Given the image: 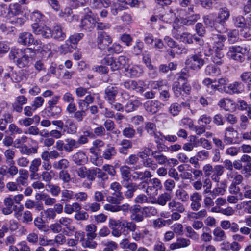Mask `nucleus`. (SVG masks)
Instances as JSON below:
<instances>
[{"instance_id":"f257e3e1","label":"nucleus","mask_w":251,"mask_h":251,"mask_svg":"<svg viewBox=\"0 0 251 251\" xmlns=\"http://www.w3.org/2000/svg\"><path fill=\"white\" fill-rule=\"evenodd\" d=\"M129 62V59L126 56H120L116 59L107 55L101 60L102 64L109 66L113 71L126 68Z\"/></svg>"},{"instance_id":"f03ea898","label":"nucleus","mask_w":251,"mask_h":251,"mask_svg":"<svg viewBox=\"0 0 251 251\" xmlns=\"http://www.w3.org/2000/svg\"><path fill=\"white\" fill-rule=\"evenodd\" d=\"M248 52L249 50L246 46L234 45L229 47L227 55L231 59L242 63L245 60L246 54Z\"/></svg>"},{"instance_id":"7ed1b4c3","label":"nucleus","mask_w":251,"mask_h":251,"mask_svg":"<svg viewBox=\"0 0 251 251\" xmlns=\"http://www.w3.org/2000/svg\"><path fill=\"white\" fill-rule=\"evenodd\" d=\"M10 58L20 68L28 67L31 64L22 49H12L10 52Z\"/></svg>"},{"instance_id":"20e7f679","label":"nucleus","mask_w":251,"mask_h":251,"mask_svg":"<svg viewBox=\"0 0 251 251\" xmlns=\"http://www.w3.org/2000/svg\"><path fill=\"white\" fill-rule=\"evenodd\" d=\"M8 165H3L0 167V181L2 184H5V177L13 178L19 174V170L15 163L7 164Z\"/></svg>"},{"instance_id":"39448f33","label":"nucleus","mask_w":251,"mask_h":251,"mask_svg":"<svg viewBox=\"0 0 251 251\" xmlns=\"http://www.w3.org/2000/svg\"><path fill=\"white\" fill-rule=\"evenodd\" d=\"M172 89L174 95L176 97L182 96L183 97L189 95L191 92V86L186 83H184L182 86L179 82H175L173 85Z\"/></svg>"},{"instance_id":"423d86ee","label":"nucleus","mask_w":251,"mask_h":251,"mask_svg":"<svg viewBox=\"0 0 251 251\" xmlns=\"http://www.w3.org/2000/svg\"><path fill=\"white\" fill-rule=\"evenodd\" d=\"M33 32L37 35L49 39L51 38V29L46 25L41 26L38 23H34L31 25Z\"/></svg>"},{"instance_id":"0eeeda50","label":"nucleus","mask_w":251,"mask_h":251,"mask_svg":"<svg viewBox=\"0 0 251 251\" xmlns=\"http://www.w3.org/2000/svg\"><path fill=\"white\" fill-rule=\"evenodd\" d=\"M204 61L200 54H194L186 60V64L194 70H200L204 65Z\"/></svg>"},{"instance_id":"6e6552de","label":"nucleus","mask_w":251,"mask_h":251,"mask_svg":"<svg viewBox=\"0 0 251 251\" xmlns=\"http://www.w3.org/2000/svg\"><path fill=\"white\" fill-rule=\"evenodd\" d=\"M112 42V39L104 32H98L97 45L98 49L105 50Z\"/></svg>"},{"instance_id":"1a4fd4ad","label":"nucleus","mask_w":251,"mask_h":251,"mask_svg":"<svg viewBox=\"0 0 251 251\" xmlns=\"http://www.w3.org/2000/svg\"><path fill=\"white\" fill-rule=\"evenodd\" d=\"M119 88L112 85H108L104 90V99L112 104L116 100V97L119 92Z\"/></svg>"},{"instance_id":"9d476101","label":"nucleus","mask_w":251,"mask_h":251,"mask_svg":"<svg viewBox=\"0 0 251 251\" xmlns=\"http://www.w3.org/2000/svg\"><path fill=\"white\" fill-rule=\"evenodd\" d=\"M62 227H64V229H65L68 230L64 231L65 235L67 236H70V234H72L75 229V227L72 225L73 220L66 216L61 217L58 220Z\"/></svg>"},{"instance_id":"9b49d317","label":"nucleus","mask_w":251,"mask_h":251,"mask_svg":"<svg viewBox=\"0 0 251 251\" xmlns=\"http://www.w3.org/2000/svg\"><path fill=\"white\" fill-rule=\"evenodd\" d=\"M96 20L87 14L81 20L80 27L86 31H91L96 26Z\"/></svg>"},{"instance_id":"f8f14e48","label":"nucleus","mask_w":251,"mask_h":251,"mask_svg":"<svg viewBox=\"0 0 251 251\" xmlns=\"http://www.w3.org/2000/svg\"><path fill=\"white\" fill-rule=\"evenodd\" d=\"M19 176L15 179L20 191L23 190V186L25 187L28 184V179L29 176L27 170L21 169L19 170Z\"/></svg>"},{"instance_id":"ddd939ff","label":"nucleus","mask_w":251,"mask_h":251,"mask_svg":"<svg viewBox=\"0 0 251 251\" xmlns=\"http://www.w3.org/2000/svg\"><path fill=\"white\" fill-rule=\"evenodd\" d=\"M218 105L226 111L234 112L237 109L236 103L230 99L223 98L220 100Z\"/></svg>"},{"instance_id":"4468645a","label":"nucleus","mask_w":251,"mask_h":251,"mask_svg":"<svg viewBox=\"0 0 251 251\" xmlns=\"http://www.w3.org/2000/svg\"><path fill=\"white\" fill-rule=\"evenodd\" d=\"M203 20L206 25L211 27H214L219 33H224L226 30L225 27L221 26L217 22H214L213 16L211 14L204 16Z\"/></svg>"},{"instance_id":"2eb2a0df","label":"nucleus","mask_w":251,"mask_h":251,"mask_svg":"<svg viewBox=\"0 0 251 251\" xmlns=\"http://www.w3.org/2000/svg\"><path fill=\"white\" fill-rule=\"evenodd\" d=\"M213 43V48L215 50H222L226 40L225 36L220 34H213L210 38Z\"/></svg>"},{"instance_id":"dca6fc26","label":"nucleus","mask_w":251,"mask_h":251,"mask_svg":"<svg viewBox=\"0 0 251 251\" xmlns=\"http://www.w3.org/2000/svg\"><path fill=\"white\" fill-rule=\"evenodd\" d=\"M190 199L191 201V209L193 211L199 210L201 206V201L202 200V195L197 192H195L190 196Z\"/></svg>"},{"instance_id":"f3484780","label":"nucleus","mask_w":251,"mask_h":251,"mask_svg":"<svg viewBox=\"0 0 251 251\" xmlns=\"http://www.w3.org/2000/svg\"><path fill=\"white\" fill-rule=\"evenodd\" d=\"M33 42V35L28 32L20 33L18 38V42L23 46H29Z\"/></svg>"},{"instance_id":"a211bd4d","label":"nucleus","mask_w":251,"mask_h":251,"mask_svg":"<svg viewBox=\"0 0 251 251\" xmlns=\"http://www.w3.org/2000/svg\"><path fill=\"white\" fill-rule=\"evenodd\" d=\"M229 16L230 12L227 8H220L217 17V23L221 26L225 27V23L228 19Z\"/></svg>"},{"instance_id":"6ab92c4d","label":"nucleus","mask_w":251,"mask_h":251,"mask_svg":"<svg viewBox=\"0 0 251 251\" xmlns=\"http://www.w3.org/2000/svg\"><path fill=\"white\" fill-rule=\"evenodd\" d=\"M95 98L91 94L87 95L84 99L78 100V104L80 109L85 110L86 111L88 109L90 104L94 101Z\"/></svg>"},{"instance_id":"aec40b11","label":"nucleus","mask_w":251,"mask_h":251,"mask_svg":"<svg viewBox=\"0 0 251 251\" xmlns=\"http://www.w3.org/2000/svg\"><path fill=\"white\" fill-rule=\"evenodd\" d=\"M14 202L11 197H7L3 200L4 207L2 209V212L4 215H8L12 213L13 209L12 206L14 205Z\"/></svg>"},{"instance_id":"412c9836","label":"nucleus","mask_w":251,"mask_h":251,"mask_svg":"<svg viewBox=\"0 0 251 251\" xmlns=\"http://www.w3.org/2000/svg\"><path fill=\"white\" fill-rule=\"evenodd\" d=\"M172 198L171 193L164 192L160 194L156 199L155 201L152 203H157L161 206H165L168 202H170Z\"/></svg>"},{"instance_id":"4be33fe9","label":"nucleus","mask_w":251,"mask_h":251,"mask_svg":"<svg viewBox=\"0 0 251 251\" xmlns=\"http://www.w3.org/2000/svg\"><path fill=\"white\" fill-rule=\"evenodd\" d=\"M168 206L171 212L183 213L185 211L184 205L181 202L176 201L174 199L168 203Z\"/></svg>"},{"instance_id":"5701e85b","label":"nucleus","mask_w":251,"mask_h":251,"mask_svg":"<svg viewBox=\"0 0 251 251\" xmlns=\"http://www.w3.org/2000/svg\"><path fill=\"white\" fill-rule=\"evenodd\" d=\"M127 190L124 192L125 196L130 199L133 197L134 193L137 190L136 183L133 182L125 183L122 184Z\"/></svg>"},{"instance_id":"b1692460","label":"nucleus","mask_w":251,"mask_h":251,"mask_svg":"<svg viewBox=\"0 0 251 251\" xmlns=\"http://www.w3.org/2000/svg\"><path fill=\"white\" fill-rule=\"evenodd\" d=\"M51 37L59 41H63L66 37V34L60 25L54 26L53 29L51 30Z\"/></svg>"},{"instance_id":"393cba45","label":"nucleus","mask_w":251,"mask_h":251,"mask_svg":"<svg viewBox=\"0 0 251 251\" xmlns=\"http://www.w3.org/2000/svg\"><path fill=\"white\" fill-rule=\"evenodd\" d=\"M244 89L243 84L240 82H235L230 84L227 86V92L229 94H239L242 93Z\"/></svg>"},{"instance_id":"a878e982","label":"nucleus","mask_w":251,"mask_h":251,"mask_svg":"<svg viewBox=\"0 0 251 251\" xmlns=\"http://www.w3.org/2000/svg\"><path fill=\"white\" fill-rule=\"evenodd\" d=\"M190 243L189 239L182 237L178 238L176 242L173 243L170 245V248L171 250H175L186 247L190 245Z\"/></svg>"},{"instance_id":"bb28decb","label":"nucleus","mask_w":251,"mask_h":251,"mask_svg":"<svg viewBox=\"0 0 251 251\" xmlns=\"http://www.w3.org/2000/svg\"><path fill=\"white\" fill-rule=\"evenodd\" d=\"M141 105V102L137 99H130L125 105L126 111L127 113L132 112Z\"/></svg>"},{"instance_id":"cd10ccee","label":"nucleus","mask_w":251,"mask_h":251,"mask_svg":"<svg viewBox=\"0 0 251 251\" xmlns=\"http://www.w3.org/2000/svg\"><path fill=\"white\" fill-rule=\"evenodd\" d=\"M143 106L145 110L151 114H154L158 110V102L156 100L147 101Z\"/></svg>"},{"instance_id":"c85d7f7f","label":"nucleus","mask_w":251,"mask_h":251,"mask_svg":"<svg viewBox=\"0 0 251 251\" xmlns=\"http://www.w3.org/2000/svg\"><path fill=\"white\" fill-rule=\"evenodd\" d=\"M120 171L122 179V184L128 183L131 176L130 168L127 166H122L120 169Z\"/></svg>"},{"instance_id":"c756f323","label":"nucleus","mask_w":251,"mask_h":251,"mask_svg":"<svg viewBox=\"0 0 251 251\" xmlns=\"http://www.w3.org/2000/svg\"><path fill=\"white\" fill-rule=\"evenodd\" d=\"M81 209V206L78 202H74L72 204L66 203L64 206V212L68 214L71 215L74 212H78Z\"/></svg>"},{"instance_id":"7c9ffc66","label":"nucleus","mask_w":251,"mask_h":251,"mask_svg":"<svg viewBox=\"0 0 251 251\" xmlns=\"http://www.w3.org/2000/svg\"><path fill=\"white\" fill-rule=\"evenodd\" d=\"M116 153L115 148L111 144H108L103 152L102 157L106 160H110L116 155Z\"/></svg>"},{"instance_id":"2f4dec72","label":"nucleus","mask_w":251,"mask_h":251,"mask_svg":"<svg viewBox=\"0 0 251 251\" xmlns=\"http://www.w3.org/2000/svg\"><path fill=\"white\" fill-rule=\"evenodd\" d=\"M233 21L235 26L237 27L243 28L242 33L247 30L246 19L243 16H238L233 18Z\"/></svg>"},{"instance_id":"473e14b6","label":"nucleus","mask_w":251,"mask_h":251,"mask_svg":"<svg viewBox=\"0 0 251 251\" xmlns=\"http://www.w3.org/2000/svg\"><path fill=\"white\" fill-rule=\"evenodd\" d=\"M151 155L155 159V161L156 163H157V164H158L162 165L165 164L169 161L167 156L163 155L161 152H158L157 151H152L151 153Z\"/></svg>"},{"instance_id":"72a5a7b5","label":"nucleus","mask_w":251,"mask_h":251,"mask_svg":"<svg viewBox=\"0 0 251 251\" xmlns=\"http://www.w3.org/2000/svg\"><path fill=\"white\" fill-rule=\"evenodd\" d=\"M69 161L64 158L55 161L52 164L54 169L60 171H65L69 167Z\"/></svg>"},{"instance_id":"f704fd0d","label":"nucleus","mask_w":251,"mask_h":251,"mask_svg":"<svg viewBox=\"0 0 251 251\" xmlns=\"http://www.w3.org/2000/svg\"><path fill=\"white\" fill-rule=\"evenodd\" d=\"M120 145L122 146L119 149L120 153L125 155L127 154V150L131 149L132 147V141L128 139H123L121 141Z\"/></svg>"},{"instance_id":"c9c22d12","label":"nucleus","mask_w":251,"mask_h":251,"mask_svg":"<svg viewBox=\"0 0 251 251\" xmlns=\"http://www.w3.org/2000/svg\"><path fill=\"white\" fill-rule=\"evenodd\" d=\"M47 112L50 117L57 118L62 112V108L60 106L47 107Z\"/></svg>"},{"instance_id":"e433bc0d","label":"nucleus","mask_w":251,"mask_h":251,"mask_svg":"<svg viewBox=\"0 0 251 251\" xmlns=\"http://www.w3.org/2000/svg\"><path fill=\"white\" fill-rule=\"evenodd\" d=\"M18 148L20 149V153L23 155H30L32 154H36L38 152V147L29 148L26 145H24Z\"/></svg>"},{"instance_id":"4c0bfd02","label":"nucleus","mask_w":251,"mask_h":251,"mask_svg":"<svg viewBox=\"0 0 251 251\" xmlns=\"http://www.w3.org/2000/svg\"><path fill=\"white\" fill-rule=\"evenodd\" d=\"M64 151L66 152H71L74 148H78V143L73 138H67L65 139Z\"/></svg>"},{"instance_id":"58836bf2","label":"nucleus","mask_w":251,"mask_h":251,"mask_svg":"<svg viewBox=\"0 0 251 251\" xmlns=\"http://www.w3.org/2000/svg\"><path fill=\"white\" fill-rule=\"evenodd\" d=\"M38 196L39 197L40 199L44 201V203L46 206H52L56 202V199L55 198L50 197L46 194H38L36 197Z\"/></svg>"},{"instance_id":"ea45409f","label":"nucleus","mask_w":251,"mask_h":251,"mask_svg":"<svg viewBox=\"0 0 251 251\" xmlns=\"http://www.w3.org/2000/svg\"><path fill=\"white\" fill-rule=\"evenodd\" d=\"M200 19L199 14H192L187 18L182 19L181 23L186 26H190L194 25V24Z\"/></svg>"},{"instance_id":"a19ab883","label":"nucleus","mask_w":251,"mask_h":251,"mask_svg":"<svg viewBox=\"0 0 251 251\" xmlns=\"http://www.w3.org/2000/svg\"><path fill=\"white\" fill-rule=\"evenodd\" d=\"M34 225L39 230L48 232L49 229L48 226L45 224L44 220L40 217H37L34 220Z\"/></svg>"},{"instance_id":"79ce46f5","label":"nucleus","mask_w":251,"mask_h":251,"mask_svg":"<svg viewBox=\"0 0 251 251\" xmlns=\"http://www.w3.org/2000/svg\"><path fill=\"white\" fill-rule=\"evenodd\" d=\"M228 178L231 179V183L240 185L243 180V177L237 172H231L227 175Z\"/></svg>"},{"instance_id":"37998d69","label":"nucleus","mask_w":251,"mask_h":251,"mask_svg":"<svg viewBox=\"0 0 251 251\" xmlns=\"http://www.w3.org/2000/svg\"><path fill=\"white\" fill-rule=\"evenodd\" d=\"M21 12V6L19 3L11 4L9 6L8 17L11 18L18 15Z\"/></svg>"},{"instance_id":"c03bdc74","label":"nucleus","mask_w":251,"mask_h":251,"mask_svg":"<svg viewBox=\"0 0 251 251\" xmlns=\"http://www.w3.org/2000/svg\"><path fill=\"white\" fill-rule=\"evenodd\" d=\"M205 73L210 76H217L220 74L221 71L219 67L213 65H209L205 69Z\"/></svg>"},{"instance_id":"a18cd8bd","label":"nucleus","mask_w":251,"mask_h":251,"mask_svg":"<svg viewBox=\"0 0 251 251\" xmlns=\"http://www.w3.org/2000/svg\"><path fill=\"white\" fill-rule=\"evenodd\" d=\"M145 129L150 135L154 136L155 138H158V136L155 133L156 126L154 123L147 122L145 124Z\"/></svg>"},{"instance_id":"49530a36","label":"nucleus","mask_w":251,"mask_h":251,"mask_svg":"<svg viewBox=\"0 0 251 251\" xmlns=\"http://www.w3.org/2000/svg\"><path fill=\"white\" fill-rule=\"evenodd\" d=\"M207 212L205 209H202L197 212H191L187 217L190 220L202 219L207 216Z\"/></svg>"},{"instance_id":"de8ad7c7","label":"nucleus","mask_w":251,"mask_h":251,"mask_svg":"<svg viewBox=\"0 0 251 251\" xmlns=\"http://www.w3.org/2000/svg\"><path fill=\"white\" fill-rule=\"evenodd\" d=\"M74 195L75 194L72 191L67 189L63 190L61 192L62 199L61 201L63 202H68L70 200L75 197Z\"/></svg>"},{"instance_id":"09e8293b","label":"nucleus","mask_w":251,"mask_h":251,"mask_svg":"<svg viewBox=\"0 0 251 251\" xmlns=\"http://www.w3.org/2000/svg\"><path fill=\"white\" fill-rule=\"evenodd\" d=\"M213 235L215 237L214 240L216 241H222L226 238L225 231L219 227L214 230Z\"/></svg>"},{"instance_id":"8fccbe9b","label":"nucleus","mask_w":251,"mask_h":251,"mask_svg":"<svg viewBox=\"0 0 251 251\" xmlns=\"http://www.w3.org/2000/svg\"><path fill=\"white\" fill-rule=\"evenodd\" d=\"M97 226L94 224H90L86 226L85 230L87 232L86 237L91 239H95L97 236L96 233Z\"/></svg>"},{"instance_id":"3c124183","label":"nucleus","mask_w":251,"mask_h":251,"mask_svg":"<svg viewBox=\"0 0 251 251\" xmlns=\"http://www.w3.org/2000/svg\"><path fill=\"white\" fill-rule=\"evenodd\" d=\"M100 204L97 202H88L84 205V209L87 211L96 212L100 210Z\"/></svg>"},{"instance_id":"603ef678","label":"nucleus","mask_w":251,"mask_h":251,"mask_svg":"<svg viewBox=\"0 0 251 251\" xmlns=\"http://www.w3.org/2000/svg\"><path fill=\"white\" fill-rule=\"evenodd\" d=\"M23 51L31 63L33 61L35 60L37 50L32 48H27L26 49L23 50Z\"/></svg>"},{"instance_id":"864d4df0","label":"nucleus","mask_w":251,"mask_h":251,"mask_svg":"<svg viewBox=\"0 0 251 251\" xmlns=\"http://www.w3.org/2000/svg\"><path fill=\"white\" fill-rule=\"evenodd\" d=\"M179 5L181 7H188L186 11L188 15H191L194 11V5L192 3V0H181L180 1Z\"/></svg>"},{"instance_id":"5fc2aeb1","label":"nucleus","mask_w":251,"mask_h":251,"mask_svg":"<svg viewBox=\"0 0 251 251\" xmlns=\"http://www.w3.org/2000/svg\"><path fill=\"white\" fill-rule=\"evenodd\" d=\"M142 162L144 167L150 168L152 170H156L158 167L157 163L152 158L149 157Z\"/></svg>"},{"instance_id":"6e6d98bb","label":"nucleus","mask_w":251,"mask_h":251,"mask_svg":"<svg viewBox=\"0 0 251 251\" xmlns=\"http://www.w3.org/2000/svg\"><path fill=\"white\" fill-rule=\"evenodd\" d=\"M42 213V216L47 221L54 220L56 217V214L53 211L52 208H49L44 210Z\"/></svg>"},{"instance_id":"4d7b16f0","label":"nucleus","mask_w":251,"mask_h":251,"mask_svg":"<svg viewBox=\"0 0 251 251\" xmlns=\"http://www.w3.org/2000/svg\"><path fill=\"white\" fill-rule=\"evenodd\" d=\"M143 72L142 68L138 65L132 66L128 69V73L130 77H137L139 76Z\"/></svg>"},{"instance_id":"13d9d810","label":"nucleus","mask_w":251,"mask_h":251,"mask_svg":"<svg viewBox=\"0 0 251 251\" xmlns=\"http://www.w3.org/2000/svg\"><path fill=\"white\" fill-rule=\"evenodd\" d=\"M5 161L7 164L15 163L14 158L15 156V152L12 149H7L4 152Z\"/></svg>"},{"instance_id":"bf43d9fd","label":"nucleus","mask_w":251,"mask_h":251,"mask_svg":"<svg viewBox=\"0 0 251 251\" xmlns=\"http://www.w3.org/2000/svg\"><path fill=\"white\" fill-rule=\"evenodd\" d=\"M212 55V61L214 63L221 65L223 63V58L224 57V54L221 51V50H214V54Z\"/></svg>"},{"instance_id":"052dcab7","label":"nucleus","mask_w":251,"mask_h":251,"mask_svg":"<svg viewBox=\"0 0 251 251\" xmlns=\"http://www.w3.org/2000/svg\"><path fill=\"white\" fill-rule=\"evenodd\" d=\"M110 188L115 191L116 196L119 198L120 200L124 199L122 193L120 192L122 189L121 185L117 182H114L111 184Z\"/></svg>"},{"instance_id":"680f3d73","label":"nucleus","mask_w":251,"mask_h":251,"mask_svg":"<svg viewBox=\"0 0 251 251\" xmlns=\"http://www.w3.org/2000/svg\"><path fill=\"white\" fill-rule=\"evenodd\" d=\"M239 31L237 29H233L229 31L227 33L228 40L230 43L234 44L239 39Z\"/></svg>"},{"instance_id":"e2e57ef3","label":"nucleus","mask_w":251,"mask_h":251,"mask_svg":"<svg viewBox=\"0 0 251 251\" xmlns=\"http://www.w3.org/2000/svg\"><path fill=\"white\" fill-rule=\"evenodd\" d=\"M181 110V105L176 102L171 104L169 108V113L173 116H177Z\"/></svg>"},{"instance_id":"0e129e2a","label":"nucleus","mask_w":251,"mask_h":251,"mask_svg":"<svg viewBox=\"0 0 251 251\" xmlns=\"http://www.w3.org/2000/svg\"><path fill=\"white\" fill-rule=\"evenodd\" d=\"M122 134L126 138H133L136 134V131L132 126L129 125L128 127L123 129Z\"/></svg>"},{"instance_id":"69168bd1","label":"nucleus","mask_w":251,"mask_h":251,"mask_svg":"<svg viewBox=\"0 0 251 251\" xmlns=\"http://www.w3.org/2000/svg\"><path fill=\"white\" fill-rule=\"evenodd\" d=\"M58 177L64 184L69 183L71 180V176L66 170L60 171L58 174Z\"/></svg>"},{"instance_id":"338daca9","label":"nucleus","mask_w":251,"mask_h":251,"mask_svg":"<svg viewBox=\"0 0 251 251\" xmlns=\"http://www.w3.org/2000/svg\"><path fill=\"white\" fill-rule=\"evenodd\" d=\"M176 196L182 202L188 201L189 196L188 193L183 189H178L176 192Z\"/></svg>"},{"instance_id":"774afa93","label":"nucleus","mask_w":251,"mask_h":251,"mask_svg":"<svg viewBox=\"0 0 251 251\" xmlns=\"http://www.w3.org/2000/svg\"><path fill=\"white\" fill-rule=\"evenodd\" d=\"M143 213L146 217H151L155 216L157 213V209L153 206L145 207L143 208Z\"/></svg>"}]
</instances>
